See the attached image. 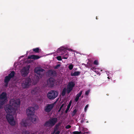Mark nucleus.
Here are the masks:
<instances>
[{
  "instance_id": "0eeeda50",
  "label": "nucleus",
  "mask_w": 134,
  "mask_h": 134,
  "mask_svg": "<svg viewBox=\"0 0 134 134\" xmlns=\"http://www.w3.org/2000/svg\"><path fill=\"white\" fill-rule=\"evenodd\" d=\"M75 85V83L72 81L69 82L67 88V93L68 94H69Z\"/></svg>"
},
{
  "instance_id": "4be33fe9",
  "label": "nucleus",
  "mask_w": 134,
  "mask_h": 134,
  "mask_svg": "<svg viewBox=\"0 0 134 134\" xmlns=\"http://www.w3.org/2000/svg\"><path fill=\"white\" fill-rule=\"evenodd\" d=\"M6 101L5 100H0V108L2 109L3 108V105L4 104Z\"/></svg>"
},
{
  "instance_id": "4468645a",
  "label": "nucleus",
  "mask_w": 134,
  "mask_h": 134,
  "mask_svg": "<svg viewBox=\"0 0 134 134\" xmlns=\"http://www.w3.org/2000/svg\"><path fill=\"white\" fill-rule=\"evenodd\" d=\"M0 98L1 100H3L5 101H6L7 100V94L5 93L2 92L0 95Z\"/></svg>"
},
{
  "instance_id": "f03ea898",
  "label": "nucleus",
  "mask_w": 134,
  "mask_h": 134,
  "mask_svg": "<svg viewBox=\"0 0 134 134\" xmlns=\"http://www.w3.org/2000/svg\"><path fill=\"white\" fill-rule=\"evenodd\" d=\"M58 95V92L56 91L52 90L48 92L47 94V98L50 100H53Z\"/></svg>"
},
{
  "instance_id": "f704fd0d",
  "label": "nucleus",
  "mask_w": 134,
  "mask_h": 134,
  "mask_svg": "<svg viewBox=\"0 0 134 134\" xmlns=\"http://www.w3.org/2000/svg\"><path fill=\"white\" fill-rule=\"evenodd\" d=\"M94 64L96 65H98V62L97 60H96L94 62Z\"/></svg>"
},
{
  "instance_id": "2f4dec72",
  "label": "nucleus",
  "mask_w": 134,
  "mask_h": 134,
  "mask_svg": "<svg viewBox=\"0 0 134 134\" xmlns=\"http://www.w3.org/2000/svg\"><path fill=\"white\" fill-rule=\"evenodd\" d=\"M77 112V110L76 109H75L72 111V116H74L75 114Z\"/></svg>"
},
{
  "instance_id": "f3484780",
  "label": "nucleus",
  "mask_w": 134,
  "mask_h": 134,
  "mask_svg": "<svg viewBox=\"0 0 134 134\" xmlns=\"http://www.w3.org/2000/svg\"><path fill=\"white\" fill-rule=\"evenodd\" d=\"M82 91H80L79 93L76 95V97L75 99V102H77L79 99V97L81 96L82 93Z\"/></svg>"
},
{
  "instance_id": "20e7f679",
  "label": "nucleus",
  "mask_w": 134,
  "mask_h": 134,
  "mask_svg": "<svg viewBox=\"0 0 134 134\" xmlns=\"http://www.w3.org/2000/svg\"><path fill=\"white\" fill-rule=\"evenodd\" d=\"M35 109L33 107H29L26 110V112L28 117L35 115Z\"/></svg>"
},
{
  "instance_id": "1a4fd4ad",
  "label": "nucleus",
  "mask_w": 134,
  "mask_h": 134,
  "mask_svg": "<svg viewBox=\"0 0 134 134\" xmlns=\"http://www.w3.org/2000/svg\"><path fill=\"white\" fill-rule=\"evenodd\" d=\"M54 106V104H48L44 108L45 111L47 113H49L51 111Z\"/></svg>"
},
{
  "instance_id": "e433bc0d",
  "label": "nucleus",
  "mask_w": 134,
  "mask_h": 134,
  "mask_svg": "<svg viewBox=\"0 0 134 134\" xmlns=\"http://www.w3.org/2000/svg\"><path fill=\"white\" fill-rule=\"evenodd\" d=\"M88 107V105L87 104L85 107L84 109V110L85 111H86Z\"/></svg>"
},
{
  "instance_id": "ddd939ff",
  "label": "nucleus",
  "mask_w": 134,
  "mask_h": 134,
  "mask_svg": "<svg viewBox=\"0 0 134 134\" xmlns=\"http://www.w3.org/2000/svg\"><path fill=\"white\" fill-rule=\"evenodd\" d=\"M48 75L49 76H54L56 75V71L54 70H49L48 72Z\"/></svg>"
},
{
  "instance_id": "393cba45",
  "label": "nucleus",
  "mask_w": 134,
  "mask_h": 134,
  "mask_svg": "<svg viewBox=\"0 0 134 134\" xmlns=\"http://www.w3.org/2000/svg\"><path fill=\"white\" fill-rule=\"evenodd\" d=\"M66 90L67 91V89H66V88H63L61 94L62 95V96H64L65 95L66 93Z\"/></svg>"
},
{
  "instance_id": "bb28decb",
  "label": "nucleus",
  "mask_w": 134,
  "mask_h": 134,
  "mask_svg": "<svg viewBox=\"0 0 134 134\" xmlns=\"http://www.w3.org/2000/svg\"><path fill=\"white\" fill-rule=\"evenodd\" d=\"M60 124L61 123L60 122H59L58 124H57L55 125V128L54 130V132L56 130L55 129L57 130L58 129L59 126L60 125Z\"/></svg>"
},
{
  "instance_id": "c03bdc74",
  "label": "nucleus",
  "mask_w": 134,
  "mask_h": 134,
  "mask_svg": "<svg viewBox=\"0 0 134 134\" xmlns=\"http://www.w3.org/2000/svg\"><path fill=\"white\" fill-rule=\"evenodd\" d=\"M61 109H60V108L59 109V110L58 111V112L60 111V110H61Z\"/></svg>"
},
{
  "instance_id": "412c9836",
  "label": "nucleus",
  "mask_w": 134,
  "mask_h": 134,
  "mask_svg": "<svg viewBox=\"0 0 134 134\" xmlns=\"http://www.w3.org/2000/svg\"><path fill=\"white\" fill-rule=\"evenodd\" d=\"M15 73L14 71H12L8 76L10 79L13 78L14 77Z\"/></svg>"
},
{
  "instance_id": "7ed1b4c3",
  "label": "nucleus",
  "mask_w": 134,
  "mask_h": 134,
  "mask_svg": "<svg viewBox=\"0 0 134 134\" xmlns=\"http://www.w3.org/2000/svg\"><path fill=\"white\" fill-rule=\"evenodd\" d=\"M57 121L58 119L56 118H50L49 120L46 122L44 124V125L46 126H53L54 125Z\"/></svg>"
},
{
  "instance_id": "a19ab883",
  "label": "nucleus",
  "mask_w": 134,
  "mask_h": 134,
  "mask_svg": "<svg viewBox=\"0 0 134 134\" xmlns=\"http://www.w3.org/2000/svg\"><path fill=\"white\" fill-rule=\"evenodd\" d=\"M72 102V101L71 100H70L68 104L69 105H71V103Z\"/></svg>"
},
{
  "instance_id": "37998d69",
  "label": "nucleus",
  "mask_w": 134,
  "mask_h": 134,
  "mask_svg": "<svg viewBox=\"0 0 134 134\" xmlns=\"http://www.w3.org/2000/svg\"><path fill=\"white\" fill-rule=\"evenodd\" d=\"M64 105V104H62V105L60 107V109H62V108L63 107Z\"/></svg>"
},
{
  "instance_id": "a18cd8bd",
  "label": "nucleus",
  "mask_w": 134,
  "mask_h": 134,
  "mask_svg": "<svg viewBox=\"0 0 134 134\" xmlns=\"http://www.w3.org/2000/svg\"><path fill=\"white\" fill-rule=\"evenodd\" d=\"M54 131L53 133H52L51 134H54Z\"/></svg>"
},
{
  "instance_id": "c85d7f7f",
  "label": "nucleus",
  "mask_w": 134,
  "mask_h": 134,
  "mask_svg": "<svg viewBox=\"0 0 134 134\" xmlns=\"http://www.w3.org/2000/svg\"><path fill=\"white\" fill-rule=\"evenodd\" d=\"M70 106H71V105L68 104V105L67 106V108L65 111V113H66L68 112V110H69Z\"/></svg>"
},
{
  "instance_id": "a211bd4d",
  "label": "nucleus",
  "mask_w": 134,
  "mask_h": 134,
  "mask_svg": "<svg viewBox=\"0 0 134 134\" xmlns=\"http://www.w3.org/2000/svg\"><path fill=\"white\" fill-rule=\"evenodd\" d=\"M11 79L8 76H6L5 77L4 79V82L6 84V85H7L10 80Z\"/></svg>"
},
{
  "instance_id": "ea45409f",
  "label": "nucleus",
  "mask_w": 134,
  "mask_h": 134,
  "mask_svg": "<svg viewBox=\"0 0 134 134\" xmlns=\"http://www.w3.org/2000/svg\"><path fill=\"white\" fill-rule=\"evenodd\" d=\"M90 133L89 132H84L83 134H90Z\"/></svg>"
},
{
  "instance_id": "6ab92c4d",
  "label": "nucleus",
  "mask_w": 134,
  "mask_h": 134,
  "mask_svg": "<svg viewBox=\"0 0 134 134\" xmlns=\"http://www.w3.org/2000/svg\"><path fill=\"white\" fill-rule=\"evenodd\" d=\"M81 72L79 71H75L74 73L71 72L70 75L71 76H78L79 75Z\"/></svg>"
},
{
  "instance_id": "09e8293b",
  "label": "nucleus",
  "mask_w": 134,
  "mask_h": 134,
  "mask_svg": "<svg viewBox=\"0 0 134 134\" xmlns=\"http://www.w3.org/2000/svg\"><path fill=\"white\" fill-rule=\"evenodd\" d=\"M106 122V121H105L104 122V123H105Z\"/></svg>"
},
{
  "instance_id": "5701e85b",
  "label": "nucleus",
  "mask_w": 134,
  "mask_h": 134,
  "mask_svg": "<svg viewBox=\"0 0 134 134\" xmlns=\"http://www.w3.org/2000/svg\"><path fill=\"white\" fill-rule=\"evenodd\" d=\"M34 117L35 115L32 117H29V118L30 120H31L33 122H34L36 121V118L35 117L34 118Z\"/></svg>"
},
{
  "instance_id": "f257e3e1",
  "label": "nucleus",
  "mask_w": 134,
  "mask_h": 134,
  "mask_svg": "<svg viewBox=\"0 0 134 134\" xmlns=\"http://www.w3.org/2000/svg\"><path fill=\"white\" fill-rule=\"evenodd\" d=\"M4 109L7 113L6 118L8 122L11 125H15L16 122L13 116L15 111L14 108L11 105L7 104L4 107Z\"/></svg>"
},
{
  "instance_id": "3c124183",
  "label": "nucleus",
  "mask_w": 134,
  "mask_h": 134,
  "mask_svg": "<svg viewBox=\"0 0 134 134\" xmlns=\"http://www.w3.org/2000/svg\"><path fill=\"white\" fill-rule=\"evenodd\" d=\"M108 79L109 78V77H108Z\"/></svg>"
},
{
  "instance_id": "9b49d317",
  "label": "nucleus",
  "mask_w": 134,
  "mask_h": 134,
  "mask_svg": "<svg viewBox=\"0 0 134 134\" xmlns=\"http://www.w3.org/2000/svg\"><path fill=\"white\" fill-rule=\"evenodd\" d=\"M44 71V69L41 68H36L34 69L35 72L40 75H41L40 72H43Z\"/></svg>"
},
{
  "instance_id": "79ce46f5",
  "label": "nucleus",
  "mask_w": 134,
  "mask_h": 134,
  "mask_svg": "<svg viewBox=\"0 0 134 134\" xmlns=\"http://www.w3.org/2000/svg\"><path fill=\"white\" fill-rule=\"evenodd\" d=\"M60 132L59 131H58L55 134H59Z\"/></svg>"
},
{
  "instance_id": "de8ad7c7",
  "label": "nucleus",
  "mask_w": 134,
  "mask_h": 134,
  "mask_svg": "<svg viewBox=\"0 0 134 134\" xmlns=\"http://www.w3.org/2000/svg\"><path fill=\"white\" fill-rule=\"evenodd\" d=\"M83 96H82L81 97V98H83Z\"/></svg>"
},
{
  "instance_id": "dca6fc26",
  "label": "nucleus",
  "mask_w": 134,
  "mask_h": 134,
  "mask_svg": "<svg viewBox=\"0 0 134 134\" xmlns=\"http://www.w3.org/2000/svg\"><path fill=\"white\" fill-rule=\"evenodd\" d=\"M40 57L38 55L34 54L30 55L28 57V58L29 59H33L35 60L37 59L40 58Z\"/></svg>"
},
{
  "instance_id": "58836bf2",
  "label": "nucleus",
  "mask_w": 134,
  "mask_h": 134,
  "mask_svg": "<svg viewBox=\"0 0 134 134\" xmlns=\"http://www.w3.org/2000/svg\"><path fill=\"white\" fill-rule=\"evenodd\" d=\"M90 92V91L89 90H87L85 94L87 95H88Z\"/></svg>"
},
{
  "instance_id": "9d476101",
  "label": "nucleus",
  "mask_w": 134,
  "mask_h": 134,
  "mask_svg": "<svg viewBox=\"0 0 134 134\" xmlns=\"http://www.w3.org/2000/svg\"><path fill=\"white\" fill-rule=\"evenodd\" d=\"M30 68V66H28L26 67H24L21 70V73L22 75L25 76L28 74L29 70Z\"/></svg>"
},
{
  "instance_id": "c756f323",
  "label": "nucleus",
  "mask_w": 134,
  "mask_h": 134,
  "mask_svg": "<svg viewBox=\"0 0 134 134\" xmlns=\"http://www.w3.org/2000/svg\"><path fill=\"white\" fill-rule=\"evenodd\" d=\"M22 134H30V132L26 130L22 132Z\"/></svg>"
},
{
  "instance_id": "7c9ffc66",
  "label": "nucleus",
  "mask_w": 134,
  "mask_h": 134,
  "mask_svg": "<svg viewBox=\"0 0 134 134\" xmlns=\"http://www.w3.org/2000/svg\"><path fill=\"white\" fill-rule=\"evenodd\" d=\"M60 66V64H57L54 66V68L55 69H57L59 68Z\"/></svg>"
},
{
  "instance_id": "cd10ccee",
  "label": "nucleus",
  "mask_w": 134,
  "mask_h": 134,
  "mask_svg": "<svg viewBox=\"0 0 134 134\" xmlns=\"http://www.w3.org/2000/svg\"><path fill=\"white\" fill-rule=\"evenodd\" d=\"M73 67L74 65L71 63H70L68 66V68L69 70H71L73 68Z\"/></svg>"
},
{
  "instance_id": "39448f33",
  "label": "nucleus",
  "mask_w": 134,
  "mask_h": 134,
  "mask_svg": "<svg viewBox=\"0 0 134 134\" xmlns=\"http://www.w3.org/2000/svg\"><path fill=\"white\" fill-rule=\"evenodd\" d=\"M20 103V101L19 99L11 100L10 101V104L14 108L15 111L19 107Z\"/></svg>"
},
{
  "instance_id": "2eb2a0df",
  "label": "nucleus",
  "mask_w": 134,
  "mask_h": 134,
  "mask_svg": "<svg viewBox=\"0 0 134 134\" xmlns=\"http://www.w3.org/2000/svg\"><path fill=\"white\" fill-rule=\"evenodd\" d=\"M39 92V88L37 87L33 88L31 91V93L33 95L37 94Z\"/></svg>"
},
{
  "instance_id": "b1692460",
  "label": "nucleus",
  "mask_w": 134,
  "mask_h": 134,
  "mask_svg": "<svg viewBox=\"0 0 134 134\" xmlns=\"http://www.w3.org/2000/svg\"><path fill=\"white\" fill-rule=\"evenodd\" d=\"M33 51L35 53H38L41 51V49H39V48H34L32 49Z\"/></svg>"
},
{
  "instance_id": "72a5a7b5",
  "label": "nucleus",
  "mask_w": 134,
  "mask_h": 134,
  "mask_svg": "<svg viewBox=\"0 0 134 134\" xmlns=\"http://www.w3.org/2000/svg\"><path fill=\"white\" fill-rule=\"evenodd\" d=\"M73 134H80V132L75 131L73 132Z\"/></svg>"
},
{
  "instance_id": "423d86ee",
  "label": "nucleus",
  "mask_w": 134,
  "mask_h": 134,
  "mask_svg": "<svg viewBox=\"0 0 134 134\" xmlns=\"http://www.w3.org/2000/svg\"><path fill=\"white\" fill-rule=\"evenodd\" d=\"M31 83V79L29 78H26L22 83V86L24 88L29 87Z\"/></svg>"
},
{
  "instance_id": "c9c22d12",
  "label": "nucleus",
  "mask_w": 134,
  "mask_h": 134,
  "mask_svg": "<svg viewBox=\"0 0 134 134\" xmlns=\"http://www.w3.org/2000/svg\"><path fill=\"white\" fill-rule=\"evenodd\" d=\"M96 68H95L94 67H92L90 69L93 71H95V70H96Z\"/></svg>"
},
{
  "instance_id": "473e14b6",
  "label": "nucleus",
  "mask_w": 134,
  "mask_h": 134,
  "mask_svg": "<svg viewBox=\"0 0 134 134\" xmlns=\"http://www.w3.org/2000/svg\"><path fill=\"white\" fill-rule=\"evenodd\" d=\"M57 59L59 61H60L62 60V57L60 56H58L57 57Z\"/></svg>"
},
{
  "instance_id": "f8f14e48",
  "label": "nucleus",
  "mask_w": 134,
  "mask_h": 134,
  "mask_svg": "<svg viewBox=\"0 0 134 134\" xmlns=\"http://www.w3.org/2000/svg\"><path fill=\"white\" fill-rule=\"evenodd\" d=\"M28 120H26L25 119H23L21 122V126L25 127H27L28 126Z\"/></svg>"
},
{
  "instance_id": "a878e982",
  "label": "nucleus",
  "mask_w": 134,
  "mask_h": 134,
  "mask_svg": "<svg viewBox=\"0 0 134 134\" xmlns=\"http://www.w3.org/2000/svg\"><path fill=\"white\" fill-rule=\"evenodd\" d=\"M68 57L69 56L68 54H67L66 53H64L63 55V56L62 57V58L63 59H67Z\"/></svg>"
},
{
  "instance_id": "aec40b11",
  "label": "nucleus",
  "mask_w": 134,
  "mask_h": 134,
  "mask_svg": "<svg viewBox=\"0 0 134 134\" xmlns=\"http://www.w3.org/2000/svg\"><path fill=\"white\" fill-rule=\"evenodd\" d=\"M66 49L63 47H61L59 48L57 50V52L58 53H60V52H65L66 51Z\"/></svg>"
},
{
  "instance_id": "8fccbe9b",
  "label": "nucleus",
  "mask_w": 134,
  "mask_h": 134,
  "mask_svg": "<svg viewBox=\"0 0 134 134\" xmlns=\"http://www.w3.org/2000/svg\"><path fill=\"white\" fill-rule=\"evenodd\" d=\"M96 19H97V17H96Z\"/></svg>"
},
{
  "instance_id": "4c0bfd02",
  "label": "nucleus",
  "mask_w": 134,
  "mask_h": 134,
  "mask_svg": "<svg viewBox=\"0 0 134 134\" xmlns=\"http://www.w3.org/2000/svg\"><path fill=\"white\" fill-rule=\"evenodd\" d=\"M71 127L70 125H67L65 127V128L66 129H69Z\"/></svg>"
},
{
  "instance_id": "49530a36",
  "label": "nucleus",
  "mask_w": 134,
  "mask_h": 134,
  "mask_svg": "<svg viewBox=\"0 0 134 134\" xmlns=\"http://www.w3.org/2000/svg\"><path fill=\"white\" fill-rule=\"evenodd\" d=\"M88 121H86V123H88Z\"/></svg>"
},
{
  "instance_id": "6e6552de",
  "label": "nucleus",
  "mask_w": 134,
  "mask_h": 134,
  "mask_svg": "<svg viewBox=\"0 0 134 134\" xmlns=\"http://www.w3.org/2000/svg\"><path fill=\"white\" fill-rule=\"evenodd\" d=\"M55 79L53 78L50 77L47 81V84L48 87H52L54 85Z\"/></svg>"
}]
</instances>
